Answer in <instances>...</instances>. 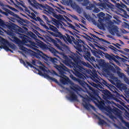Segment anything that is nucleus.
I'll list each match as a JSON object with an SVG mask.
<instances>
[{"instance_id": "aec40b11", "label": "nucleus", "mask_w": 129, "mask_h": 129, "mask_svg": "<svg viewBox=\"0 0 129 129\" xmlns=\"http://www.w3.org/2000/svg\"><path fill=\"white\" fill-rule=\"evenodd\" d=\"M109 81L112 83V84H113L114 85H115V83H116V81H117V78L114 76H113V75H111V79L109 80Z\"/></svg>"}, {"instance_id": "6ab92c4d", "label": "nucleus", "mask_w": 129, "mask_h": 129, "mask_svg": "<svg viewBox=\"0 0 129 129\" xmlns=\"http://www.w3.org/2000/svg\"><path fill=\"white\" fill-rule=\"evenodd\" d=\"M15 28L17 32H19V33H22V34H24L25 32H27L28 31V28L25 27H23L24 29H23L22 28H21L20 27L18 26H16Z\"/></svg>"}, {"instance_id": "de8ad7c7", "label": "nucleus", "mask_w": 129, "mask_h": 129, "mask_svg": "<svg viewBox=\"0 0 129 129\" xmlns=\"http://www.w3.org/2000/svg\"><path fill=\"white\" fill-rule=\"evenodd\" d=\"M81 26L82 27H83L84 29H87V28L86 27H85L84 26H83V25H81Z\"/></svg>"}, {"instance_id": "4468645a", "label": "nucleus", "mask_w": 129, "mask_h": 129, "mask_svg": "<svg viewBox=\"0 0 129 129\" xmlns=\"http://www.w3.org/2000/svg\"><path fill=\"white\" fill-rule=\"evenodd\" d=\"M55 26H56L57 28L58 29H62L64 31H67V30H66V28L65 27H67V25L65 24L64 23H63L62 21H56L55 22Z\"/></svg>"}, {"instance_id": "79ce46f5", "label": "nucleus", "mask_w": 129, "mask_h": 129, "mask_svg": "<svg viewBox=\"0 0 129 129\" xmlns=\"http://www.w3.org/2000/svg\"><path fill=\"white\" fill-rule=\"evenodd\" d=\"M92 23L94 24V25H96V24H97V22H96V21L94 20H92Z\"/></svg>"}, {"instance_id": "a878e982", "label": "nucleus", "mask_w": 129, "mask_h": 129, "mask_svg": "<svg viewBox=\"0 0 129 129\" xmlns=\"http://www.w3.org/2000/svg\"><path fill=\"white\" fill-rule=\"evenodd\" d=\"M0 26L2 27V28H4L5 29L8 28V25H6L3 20L0 19Z\"/></svg>"}, {"instance_id": "2eb2a0df", "label": "nucleus", "mask_w": 129, "mask_h": 129, "mask_svg": "<svg viewBox=\"0 0 129 129\" xmlns=\"http://www.w3.org/2000/svg\"><path fill=\"white\" fill-rule=\"evenodd\" d=\"M97 16L99 18L98 22L100 25H101L102 27H103V23L102 22L104 20V16H105V14H104L103 12H101L100 13L98 14Z\"/></svg>"}, {"instance_id": "5701e85b", "label": "nucleus", "mask_w": 129, "mask_h": 129, "mask_svg": "<svg viewBox=\"0 0 129 129\" xmlns=\"http://www.w3.org/2000/svg\"><path fill=\"white\" fill-rule=\"evenodd\" d=\"M20 61L24 65V66H26V67H28V66H29L30 67H33L32 66V64H31L30 62L28 61H24L23 59H20Z\"/></svg>"}, {"instance_id": "09e8293b", "label": "nucleus", "mask_w": 129, "mask_h": 129, "mask_svg": "<svg viewBox=\"0 0 129 129\" xmlns=\"http://www.w3.org/2000/svg\"><path fill=\"white\" fill-rule=\"evenodd\" d=\"M60 8H61V9H62V10H65V8H64V7H63V6H60Z\"/></svg>"}, {"instance_id": "4c0bfd02", "label": "nucleus", "mask_w": 129, "mask_h": 129, "mask_svg": "<svg viewBox=\"0 0 129 129\" xmlns=\"http://www.w3.org/2000/svg\"><path fill=\"white\" fill-rule=\"evenodd\" d=\"M84 37L87 40H90V39H91V37H90V36H88V35H86V36H84Z\"/></svg>"}, {"instance_id": "ea45409f", "label": "nucleus", "mask_w": 129, "mask_h": 129, "mask_svg": "<svg viewBox=\"0 0 129 129\" xmlns=\"http://www.w3.org/2000/svg\"><path fill=\"white\" fill-rule=\"evenodd\" d=\"M30 35L31 36V37H32V38H35L36 37V35L33 33L32 32H31Z\"/></svg>"}, {"instance_id": "7c9ffc66", "label": "nucleus", "mask_w": 129, "mask_h": 129, "mask_svg": "<svg viewBox=\"0 0 129 129\" xmlns=\"http://www.w3.org/2000/svg\"><path fill=\"white\" fill-rule=\"evenodd\" d=\"M92 9H94V10H93L94 13H99V12H100V10H99V9H98V8H95V6L94 5V7L92 8Z\"/></svg>"}, {"instance_id": "7ed1b4c3", "label": "nucleus", "mask_w": 129, "mask_h": 129, "mask_svg": "<svg viewBox=\"0 0 129 129\" xmlns=\"http://www.w3.org/2000/svg\"><path fill=\"white\" fill-rule=\"evenodd\" d=\"M32 63L33 65L39 67V69L41 70V71L39 70V69L35 68V69H36L38 72V74L41 76H43L44 78H46V79H48V80L54 81V82H55V83H57V84H59V82H58L57 79L52 78L49 76L50 74H52V75H56V76H58V74H57L56 72H55L54 70L50 71L49 69H48L47 67H45L41 61L36 59L33 58V59L32 60Z\"/></svg>"}, {"instance_id": "9b49d317", "label": "nucleus", "mask_w": 129, "mask_h": 129, "mask_svg": "<svg viewBox=\"0 0 129 129\" xmlns=\"http://www.w3.org/2000/svg\"><path fill=\"white\" fill-rule=\"evenodd\" d=\"M90 98H89V97L87 96V98H84L83 99V103L82 104L86 109L87 110H89V109L90 108V107H92V108H93V106L90 104L89 102H90Z\"/></svg>"}, {"instance_id": "c9c22d12", "label": "nucleus", "mask_w": 129, "mask_h": 129, "mask_svg": "<svg viewBox=\"0 0 129 129\" xmlns=\"http://www.w3.org/2000/svg\"><path fill=\"white\" fill-rule=\"evenodd\" d=\"M69 27L71 28V29H73V30H75V27L74 26L72 25V24L69 23Z\"/></svg>"}, {"instance_id": "393cba45", "label": "nucleus", "mask_w": 129, "mask_h": 129, "mask_svg": "<svg viewBox=\"0 0 129 129\" xmlns=\"http://www.w3.org/2000/svg\"><path fill=\"white\" fill-rule=\"evenodd\" d=\"M98 118L99 119V124H100V125H103V124H107L106 122H105L104 120L101 119L100 117H98Z\"/></svg>"}, {"instance_id": "0e129e2a", "label": "nucleus", "mask_w": 129, "mask_h": 129, "mask_svg": "<svg viewBox=\"0 0 129 129\" xmlns=\"http://www.w3.org/2000/svg\"><path fill=\"white\" fill-rule=\"evenodd\" d=\"M127 2L129 3V0H127Z\"/></svg>"}, {"instance_id": "f8f14e48", "label": "nucleus", "mask_w": 129, "mask_h": 129, "mask_svg": "<svg viewBox=\"0 0 129 129\" xmlns=\"http://www.w3.org/2000/svg\"><path fill=\"white\" fill-rule=\"evenodd\" d=\"M104 55L106 59H108V60H110V61H111V60H113L114 62L117 64V65H120V63L119 62V61L116 60L117 55H114L112 54H109L107 53H104Z\"/></svg>"}, {"instance_id": "6e6552de", "label": "nucleus", "mask_w": 129, "mask_h": 129, "mask_svg": "<svg viewBox=\"0 0 129 129\" xmlns=\"http://www.w3.org/2000/svg\"><path fill=\"white\" fill-rule=\"evenodd\" d=\"M66 4L68 6H71L74 10H76L78 14H81V9L75 2H73V1L68 0L66 1Z\"/></svg>"}, {"instance_id": "603ef678", "label": "nucleus", "mask_w": 129, "mask_h": 129, "mask_svg": "<svg viewBox=\"0 0 129 129\" xmlns=\"http://www.w3.org/2000/svg\"><path fill=\"white\" fill-rule=\"evenodd\" d=\"M36 34L37 35V36H40V33H39V32H37V33H36Z\"/></svg>"}, {"instance_id": "b1692460", "label": "nucleus", "mask_w": 129, "mask_h": 129, "mask_svg": "<svg viewBox=\"0 0 129 129\" xmlns=\"http://www.w3.org/2000/svg\"><path fill=\"white\" fill-rule=\"evenodd\" d=\"M92 36L95 39V40H99L101 42H102V43H108L106 40L102 39V38H99L98 37L96 36L95 35L93 34Z\"/></svg>"}, {"instance_id": "39448f33", "label": "nucleus", "mask_w": 129, "mask_h": 129, "mask_svg": "<svg viewBox=\"0 0 129 129\" xmlns=\"http://www.w3.org/2000/svg\"><path fill=\"white\" fill-rule=\"evenodd\" d=\"M71 89H72V90H69V89L67 88V90H68L69 92V96H66L67 99L70 100V101H77L78 97L77 95H76V94L75 93L79 94L78 91H81V90H82V89L79 87H71Z\"/></svg>"}, {"instance_id": "4d7b16f0", "label": "nucleus", "mask_w": 129, "mask_h": 129, "mask_svg": "<svg viewBox=\"0 0 129 129\" xmlns=\"http://www.w3.org/2000/svg\"><path fill=\"white\" fill-rule=\"evenodd\" d=\"M40 2H45L46 0H39Z\"/></svg>"}, {"instance_id": "f704fd0d", "label": "nucleus", "mask_w": 129, "mask_h": 129, "mask_svg": "<svg viewBox=\"0 0 129 129\" xmlns=\"http://www.w3.org/2000/svg\"><path fill=\"white\" fill-rule=\"evenodd\" d=\"M114 46H115V47H116L118 49H120V46H121L120 44H118V43H116V44H113Z\"/></svg>"}, {"instance_id": "8fccbe9b", "label": "nucleus", "mask_w": 129, "mask_h": 129, "mask_svg": "<svg viewBox=\"0 0 129 129\" xmlns=\"http://www.w3.org/2000/svg\"><path fill=\"white\" fill-rule=\"evenodd\" d=\"M85 18H86L87 19H88V18H89V16L87 15H85Z\"/></svg>"}, {"instance_id": "f257e3e1", "label": "nucleus", "mask_w": 129, "mask_h": 129, "mask_svg": "<svg viewBox=\"0 0 129 129\" xmlns=\"http://www.w3.org/2000/svg\"><path fill=\"white\" fill-rule=\"evenodd\" d=\"M8 34L10 36L9 37L10 40L18 45L20 50H22V51H19V52L22 54L24 57H27V55H30L32 52L31 50H29L24 46H27V47L33 49L34 51H36V52H34V56L36 59H38V60L43 59L47 65H49V63H53V67L58 71L59 77L60 78V82L62 84L65 85L68 84L69 82H70V80L68 79L67 76H66V72H70L69 69L65 67L64 64L61 63L60 61L55 57H49L43 53V52L40 51V50L38 49V47H40V48H42L43 50H46L47 48L46 45L42 43H35L31 41L30 39L28 38L26 35H22L21 36V38H22V41L15 36V34L13 32V30L10 28L8 29Z\"/></svg>"}, {"instance_id": "f3484780", "label": "nucleus", "mask_w": 129, "mask_h": 129, "mask_svg": "<svg viewBox=\"0 0 129 129\" xmlns=\"http://www.w3.org/2000/svg\"><path fill=\"white\" fill-rule=\"evenodd\" d=\"M49 51L52 53L54 56H56V57H58V58H60V56L58 55L59 54V52L58 51L56 50L53 47H50L48 48Z\"/></svg>"}, {"instance_id": "c756f323", "label": "nucleus", "mask_w": 129, "mask_h": 129, "mask_svg": "<svg viewBox=\"0 0 129 129\" xmlns=\"http://www.w3.org/2000/svg\"><path fill=\"white\" fill-rule=\"evenodd\" d=\"M116 60L117 61H122V62H125V59L122 58V57H120L119 56L117 55V58Z\"/></svg>"}, {"instance_id": "a19ab883", "label": "nucleus", "mask_w": 129, "mask_h": 129, "mask_svg": "<svg viewBox=\"0 0 129 129\" xmlns=\"http://www.w3.org/2000/svg\"><path fill=\"white\" fill-rule=\"evenodd\" d=\"M0 6L1 7H5V4L2 1H0Z\"/></svg>"}, {"instance_id": "6e6d98bb", "label": "nucleus", "mask_w": 129, "mask_h": 129, "mask_svg": "<svg viewBox=\"0 0 129 129\" xmlns=\"http://www.w3.org/2000/svg\"><path fill=\"white\" fill-rule=\"evenodd\" d=\"M34 33H35V34H36V33L38 32V31H37V30H35L34 31Z\"/></svg>"}, {"instance_id": "f03ea898", "label": "nucleus", "mask_w": 129, "mask_h": 129, "mask_svg": "<svg viewBox=\"0 0 129 129\" xmlns=\"http://www.w3.org/2000/svg\"><path fill=\"white\" fill-rule=\"evenodd\" d=\"M116 101L118 102L119 104L122 105V106H124V107H125V108H123V109H124L125 111L124 114L126 117V118H128L129 120V105L126 106L124 103L118 99H116ZM106 111L109 113L110 117L111 119L114 120V119H116V118H119L121 122L124 123L125 126H127L129 129V123L124 120V117L123 115H122L121 111L117 108L112 109L110 107H107Z\"/></svg>"}, {"instance_id": "ddd939ff", "label": "nucleus", "mask_w": 129, "mask_h": 129, "mask_svg": "<svg viewBox=\"0 0 129 129\" xmlns=\"http://www.w3.org/2000/svg\"><path fill=\"white\" fill-rule=\"evenodd\" d=\"M77 1L78 2H82V5L85 6V7H86V9L87 10H92V8L94 7V5L90 4V2H89V0H77Z\"/></svg>"}, {"instance_id": "cd10ccee", "label": "nucleus", "mask_w": 129, "mask_h": 129, "mask_svg": "<svg viewBox=\"0 0 129 129\" xmlns=\"http://www.w3.org/2000/svg\"><path fill=\"white\" fill-rule=\"evenodd\" d=\"M19 23L20 25H22V26H27L26 24L27 23V21L24 19H21V20L19 21Z\"/></svg>"}, {"instance_id": "774afa93", "label": "nucleus", "mask_w": 129, "mask_h": 129, "mask_svg": "<svg viewBox=\"0 0 129 129\" xmlns=\"http://www.w3.org/2000/svg\"><path fill=\"white\" fill-rule=\"evenodd\" d=\"M85 75V76H87V75Z\"/></svg>"}, {"instance_id": "2f4dec72", "label": "nucleus", "mask_w": 129, "mask_h": 129, "mask_svg": "<svg viewBox=\"0 0 129 129\" xmlns=\"http://www.w3.org/2000/svg\"><path fill=\"white\" fill-rule=\"evenodd\" d=\"M42 17L43 19H44V20H45V21H46L47 23H50V21H49V19L48 17H47V16L45 15H42Z\"/></svg>"}, {"instance_id": "c85d7f7f", "label": "nucleus", "mask_w": 129, "mask_h": 129, "mask_svg": "<svg viewBox=\"0 0 129 129\" xmlns=\"http://www.w3.org/2000/svg\"><path fill=\"white\" fill-rule=\"evenodd\" d=\"M56 11L60 14H64L65 13V11H62L61 10V8H59L58 7H56Z\"/></svg>"}, {"instance_id": "052dcab7", "label": "nucleus", "mask_w": 129, "mask_h": 129, "mask_svg": "<svg viewBox=\"0 0 129 129\" xmlns=\"http://www.w3.org/2000/svg\"><path fill=\"white\" fill-rule=\"evenodd\" d=\"M2 17H3V16H2V15L0 14V18H2Z\"/></svg>"}, {"instance_id": "3c124183", "label": "nucleus", "mask_w": 129, "mask_h": 129, "mask_svg": "<svg viewBox=\"0 0 129 129\" xmlns=\"http://www.w3.org/2000/svg\"><path fill=\"white\" fill-rule=\"evenodd\" d=\"M82 23H83V24H85L86 22L84 20H82Z\"/></svg>"}, {"instance_id": "e433bc0d", "label": "nucleus", "mask_w": 129, "mask_h": 129, "mask_svg": "<svg viewBox=\"0 0 129 129\" xmlns=\"http://www.w3.org/2000/svg\"><path fill=\"white\" fill-rule=\"evenodd\" d=\"M71 16L73 19H75V20H77V21H78V18L77 17V16H76V15H71Z\"/></svg>"}, {"instance_id": "473e14b6", "label": "nucleus", "mask_w": 129, "mask_h": 129, "mask_svg": "<svg viewBox=\"0 0 129 129\" xmlns=\"http://www.w3.org/2000/svg\"><path fill=\"white\" fill-rule=\"evenodd\" d=\"M17 4L18 6H22V7L24 6V2L22 1H17Z\"/></svg>"}, {"instance_id": "423d86ee", "label": "nucleus", "mask_w": 129, "mask_h": 129, "mask_svg": "<svg viewBox=\"0 0 129 129\" xmlns=\"http://www.w3.org/2000/svg\"><path fill=\"white\" fill-rule=\"evenodd\" d=\"M47 40H48V41H49V42L53 43L54 45H55V46L57 47V49H58V50H59V51H61V52H60V55H61V57L62 58H63V59L67 60V59L68 58V57H67L66 55H65V49H64V48H63L62 47L60 46L59 44H58L57 43V41L56 40H55V39H54L52 38H50V37H48Z\"/></svg>"}, {"instance_id": "49530a36", "label": "nucleus", "mask_w": 129, "mask_h": 129, "mask_svg": "<svg viewBox=\"0 0 129 129\" xmlns=\"http://www.w3.org/2000/svg\"><path fill=\"white\" fill-rule=\"evenodd\" d=\"M120 44H121L122 45H124V43H123V42H122L121 40H120Z\"/></svg>"}, {"instance_id": "c03bdc74", "label": "nucleus", "mask_w": 129, "mask_h": 129, "mask_svg": "<svg viewBox=\"0 0 129 129\" xmlns=\"http://www.w3.org/2000/svg\"><path fill=\"white\" fill-rule=\"evenodd\" d=\"M32 12H33V13H34V14H36V15L38 14V13L37 12L35 11L34 10H32Z\"/></svg>"}, {"instance_id": "20e7f679", "label": "nucleus", "mask_w": 129, "mask_h": 129, "mask_svg": "<svg viewBox=\"0 0 129 129\" xmlns=\"http://www.w3.org/2000/svg\"><path fill=\"white\" fill-rule=\"evenodd\" d=\"M29 4L31 5L33 8L36 9L37 10L40 9L43 10V13L49 16V15H52L56 19H58L59 16L57 15V14L53 13L54 12V9L52 8L51 7L47 5H42L37 3L36 0H27Z\"/></svg>"}, {"instance_id": "412c9836", "label": "nucleus", "mask_w": 129, "mask_h": 129, "mask_svg": "<svg viewBox=\"0 0 129 129\" xmlns=\"http://www.w3.org/2000/svg\"><path fill=\"white\" fill-rule=\"evenodd\" d=\"M95 5H96V6H99V7H101L104 9H106L108 7V5L106 3H95Z\"/></svg>"}, {"instance_id": "bf43d9fd", "label": "nucleus", "mask_w": 129, "mask_h": 129, "mask_svg": "<svg viewBox=\"0 0 129 129\" xmlns=\"http://www.w3.org/2000/svg\"><path fill=\"white\" fill-rule=\"evenodd\" d=\"M2 30H3V31H5V32H7V31L5 30V29H4V28H2Z\"/></svg>"}, {"instance_id": "a211bd4d", "label": "nucleus", "mask_w": 129, "mask_h": 129, "mask_svg": "<svg viewBox=\"0 0 129 129\" xmlns=\"http://www.w3.org/2000/svg\"><path fill=\"white\" fill-rule=\"evenodd\" d=\"M94 55L97 58H100V56H101V57H103V56H104V52H102V51L100 50H98L95 52Z\"/></svg>"}, {"instance_id": "72a5a7b5", "label": "nucleus", "mask_w": 129, "mask_h": 129, "mask_svg": "<svg viewBox=\"0 0 129 129\" xmlns=\"http://www.w3.org/2000/svg\"><path fill=\"white\" fill-rule=\"evenodd\" d=\"M6 7H7V8H9V9H10V10H12V11H14L15 12L17 11V9H16L13 7H11L9 5H7Z\"/></svg>"}, {"instance_id": "37998d69", "label": "nucleus", "mask_w": 129, "mask_h": 129, "mask_svg": "<svg viewBox=\"0 0 129 129\" xmlns=\"http://www.w3.org/2000/svg\"><path fill=\"white\" fill-rule=\"evenodd\" d=\"M57 42L59 43V44H62V42H61V40H60V39H57Z\"/></svg>"}, {"instance_id": "bb28decb", "label": "nucleus", "mask_w": 129, "mask_h": 129, "mask_svg": "<svg viewBox=\"0 0 129 129\" xmlns=\"http://www.w3.org/2000/svg\"><path fill=\"white\" fill-rule=\"evenodd\" d=\"M25 11L26 13H27V14H31V15H32V16H33V17H36V15H35L34 14V13L31 12V11L28 8H26L25 9Z\"/></svg>"}, {"instance_id": "69168bd1", "label": "nucleus", "mask_w": 129, "mask_h": 129, "mask_svg": "<svg viewBox=\"0 0 129 129\" xmlns=\"http://www.w3.org/2000/svg\"><path fill=\"white\" fill-rule=\"evenodd\" d=\"M127 44H129V41H127Z\"/></svg>"}, {"instance_id": "680f3d73", "label": "nucleus", "mask_w": 129, "mask_h": 129, "mask_svg": "<svg viewBox=\"0 0 129 129\" xmlns=\"http://www.w3.org/2000/svg\"><path fill=\"white\" fill-rule=\"evenodd\" d=\"M104 2H107V0H103Z\"/></svg>"}, {"instance_id": "e2e57ef3", "label": "nucleus", "mask_w": 129, "mask_h": 129, "mask_svg": "<svg viewBox=\"0 0 129 129\" xmlns=\"http://www.w3.org/2000/svg\"><path fill=\"white\" fill-rule=\"evenodd\" d=\"M112 65H113V66H115V65L113 63H112Z\"/></svg>"}, {"instance_id": "13d9d810", "label": "nucleus", "mask_w": 129, "mask_h": 129, "mask_svg": "<svg viewBox=\"0 0 129 129\" xmlns=\"http://www.w3.org/2000/svg\"><path fill=\"white\" fill-rule=\"evenodd\" d=\"M76 26L78 27L79 28V25L78 24H76Z\"/></svg>"}, {"instance_id": "a18cd8bd", "label": "nucleus", "mask_w": 129, "mask_h": 129, "mask_svg": "<svg viewBox=\"0 0 129 129\" xmlns=\"http://www.w3.org/2000/svg\"><path fill=\"white\" fill-rule=\"evenodd\" d=\"M122 33L125 34V33H126V31H125V30H122Z\"/></svg>"}, {"instance_id": "1a4fd4ad", "label": "nucleus", "mask_w": 129, "mask_h": 129, "mask_svg": "<svg viewBox=\"0 0 129 129\" xmlns=\"http://www.w3.org/2000/svg\"><path fill=\"white\" fill-rule=\"evenodd\" d=\"M109 32L112 36L116 35L117 37H121V34L119 33V31H118V27L116 26L113 25L109 29Z\"/></svg>"}, {"instance_id": "9d476101", "label": "nucleus", "mask_w": 129, "mask_h": 129, "mask_svg": "<svg viewBox=\"0 0 129 129\" xmlns=\"http://www.w3.org/2000/svg\"><path fill=\"white\" fill-rule=\"evenodd\" d=\"M115 1L117 2H119V0H111V2L115 4L116 7L119 9V12H123V13H125V11L122 9H126L127 11H129V9L127 8L126 6H125L124 4L122 3L121 4H119V3H116Z\"/></svg>"}, {"instance_id": "5fc2aeb1", "label": "nucleus", "mask_w": 129, "mask_h": 129, "mask_svg": "<svg viewBox=\"0 0 129 129\" xmlns=\"http://www.w3.org/2000/svg\"><path fill=\"white\" fill-rule=\"evenodd\" d=\"M108 38H111V35H107Z\"/></svg>"}, {"instance_id": "338daca9", "label": "nucleus", "mask_w": 129, "mask_h": 129, "mask_svg": "<svg viewBox=\"0 0 129 129\" xmlns=\"http://www.w3.org/2000/svg\"><path fill=\"white\" fill-rule=\"evenodd\" d=\"M42 40H44V39L43 38H42Z\"/></svg>"}, {"instance_id": "58836bf2", "label": "nucleus", "mask_w": 129, "mask_h": 129, "mask_svg": "<svg viewBox=\"0 0 129 129\" xmlns=\"http://www.w3.org/2000/svg\"><path fill=\"white\" fill-rule=\"evenodd\" d=\"M123 51H124L126 53H129V49H128V48H124L123 49Z\"/></svg>"}, {"instance_id": "dca6fc26", "label": "nucleus", "mask_w": 129, "mask_h": 129, "mask_svg": "<svg viewBox=\"0 0 129 129\" xmlns=\"http://www.w3.org/2000/svg\"><path fill=\"white\" fill-rule=\"evenodd\" d=\"M117 74L120 78L123 79L124 82L129 85V79L127 78L125 75L123 73H121L120 72H117Z\"/></svg>"}, {"instance_id": "4be33fe9", "label": "nucleus", "mask_w": 129, "mask_h": 129, "mask_svg": "<svg viewBox=\"0 0 129 129\" xmlns=\"http://www.w3.org/2000/svg\"><path fill=\"white\" fill-rule=\"evenodd\" d=\"M111 49L113 50L114 53H115V54H117L118 52H120V53H121V54H125V52L122 50H118L116 48L114 47V46H112Z\"/></svg>"}, {"instance_id": "864d4df0", "label": "nucleus", "mask_w": 129, "mask_h": 129, "mask_svg": "<svg viewBox=\"0 0 129 129\" xmlns=\"http://www.w3.org/2000/svg\"><path fill=\"white\" fill-rule=\"evenodd\" d=\"M114 124V126H115V127H118L117 125H116V124Z\"/></svg>"}, {"instance_id": "0eeeda50", "label": "nucleus", "mask_w": 129, "mask_h": 129, "mask_svg": "<svg viewBox=\"0 0 129 129\" xmlns=\"http://www.w3.org/2000/svg\"><path fill=\"white\" fill-rule=\"evenodd\" d=\"M4 11H5V12L3 11L2 10H1L0 9V13L1 14H3V15H5V16H6V17H7V18L9 19V20H13L14 18H15L16 19H19V16L17 15V14H15V13H14V12L11 11V10L7 9V8H3ZM9 15H11V16H13V17H10V16H9Z\"/></svg>"}]
</instances>
